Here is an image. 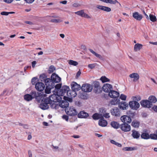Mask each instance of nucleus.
<instances>
[{
  "mask_svg": "<svg viewBox=\"0 0 157 157\" xmlns=\"http://www.w3.org/2000/svg\"><path fill=\"white\" fill-rule=\"evenodd\" d=\"M142 45L138 43L135 44L134 46V51L136 52L138 50H140L142 48Z\"/></svg>",
  "mask_w": 157,
  "mask_h": 157,
  "instance_id": "f704fd0d",
  "label": "nucleus"
},
{
  "mask_svg": "<svg viewBox=\"0 0 157 157\" xmlns=\"http://www.w3.org/2000/svg\"><path fill=\"white\" fill-rule=\"evenodd\" d=\"M132 132V136L133 137H140V134L138 131L133 130Z\"/></svg>",
  "mask_w": 157,
  "mask_h": 157,
  "instance_id": "c9c22d12",
  "label": "nucleus"
},
{
  "mask_svg": "<svg viewBox=\"0 0 157 157\" xmlns=\"http://www.w3.org/2000/svg\"><path fill=\"white\" fill-rule=\"evenodd\" d=\"M70 89L69 86H64L62 87L61 89L59 91V94L61 96H63L65 94H66L67 95V92Z\"/></svg>",
  "mask_w": 157,
  "mask_h": 157,
  "instance_id": "2eb2a0df",
  "label": "nucleus"
},
{
  "mask_svg": "<svg viewBox=\"0 0 157 157\" xmlns=\"http://www.w3.org/2000/svg\"><path fill=\"white\" fill-rule=\"evenodd\" d=\"M152 109L154 110V111L157 112V106L154 105L152 108Z\"/></svg>",
  "mask_w": 157,
  "mask_h": 157,
  "instance_id": "774afa93",
  "label": "nucleus"
},
{
  "mask_svg": "<svg viewBox=\"0 0 157 157\" xmlns=\"http://www.w3.org/2000/svg\"><path fill=\"white\" fill-rule=\"evenodd\" d=\"M148 100L151 103L152 106L153 105L152 103H155L157 101V100L156 97L155 96L153 95L150 96L149 97Z\"/></svg>",
  "mask_w": 157,
  "mask_h": 157,
  "instance_id": "c756f323",
  "label": "nucleus"
},
{
  "mask_svg": "<svg viewBox=\"0 0 157 157\" xmlns=\"http://www.w3.org/2000/svg\"><path fill=\"white\" fill-rule=\"evenodd\" d=\"M39 79L42 82H44L45 84H48L49 82L52 83V82H56V83L59 82L61 81V78L58 75L55 73L52 74L51 76V79L47 78V76L44 73L40 75Z\"/></svg>",
  "mask_w": 157,
  "mask_h": 157,
  "instance_id": "f257e3e1",
  "label": "nucleus"
},
{
  "mask_svg": "<svg viewBox=\"0 0 157 157\" xmlns=\"http://www.w3.org/2000/svg\"><path fill=\"white\" fill-rule=\"evenodd\" d=\"M123 149L125 151H129L135 150L136 148L135 147H124Z\"/></svg>",
  "mask_w": 157,
  "mask_h": 157,
  "instance_id": "ea45409f",
  "label": "nucleus"
},
{
  "mask_svg": "<svg viewBox=\"0 0 157 157\" xmlns=\"http://www.w3.org/2000/svg\"><path fill=\"white\" fill-rule=\"evenodd\" d=\"M47 100H48L49 102L53 101V102H59L62 99V98L59 95L53 94L49 96L48 98H46Z\"/></svg>",
  "mask_w": 157,
  "mask_h": 157,
  "instance_id": "7ed1b4c3",
  "label": "nucleus"
},
{
  "mask_svg": "<svg viewBox=\"0 0 157 157\" xmlns=\"http://www.w3.org/2000/svg\"><path fill=\"white\" fill-rule=\"evenodd\" d=\"M25 2L29 3H31L33 2L35 0H24Z\"/></svg>",
  "mask_w": 157,
  "mask_h": 157,
  "instance_id": "69168bd1",
  "label": "nucleus"
},
{
  "mask_svg": "<svg viewBox=\"0 0 157 157\" xmlns=\"http://www.w3.org/2000/svg\"><path fill=\"white\" fill-rule=\"evenodd\" d=\"M52 82L48 83V84H45L46 86V87L45 90V93L47 94H49L51 93V90L54 87V81ZM56 83V82H55Z\"/></svg>",
  "mask_w": 157,
  "mask_h": 157,
  "instance_id": "6e6552de",
  "label": "nucleus"
},
{
  "mask_svg": "<svg viewBox=\"0 0 157 157\" xmlns=\"http://www.w3.org/2000/svg\"><path fill=\"white\" fill-rule=\"evenodd\" d=\"M128 105L130 107L133 109L137 110L140 107L139 103L134 100L130 101Z\"/></svg>",
  "mask_w": 157,
  "mask_h": 157,
  "instance_id": "1a4fd4ad",
  "label": "nucleus"
},
{
  "mask_svg": "<svg viewBox=\"0 0 157 157\" xmlns=\"http://www.w3.org/2000/svg\"><path fill=\"white\" fill-rule=\"evenodd\" d=\"M37 79V78L36 77H34L32 78L31 80V83L33 85H34L36 82V80Z\"/></svg>",
  "mask_w": 157,
  "mask_h": 157,
  "instance_id": "5fc2aeb1",
  "label": "nucleus"
},
{
  "mask_svg": "<svg viewBox=\"0 0 157 157\" xmlns=\"http://www.w3.org/2000/svg\"><path fill=\"white\" fill-rule=\"evenodd\" d=\"M81 89L82 91L85 92H88L91 91L92 90V86L90 84L85 83L83 84Z\"/></svg>",
  "mask_w": 157,
  "mask_h": 157,
  "instance_id": "423d86ee",
  "label": "nucleus"
},
{
  "mask_svg": "<svg viewBox=\"0 0 157 157\" xmlns=\"http://www.w3.org/2000/svg\"><path fill=\"white\" fill-rule=\"evenodd\" d=\"M127 114L131 118H134L135 115V112H132L131 111H129L127 112Z\"/></svg>",
  "mask_w": 157,
  "mask_h": 157,
  "instance_id": "4c0bfd02",
  "label": "nucleus"
},
{
  "mask_svg": "<svg viewBox=\"0 0 157 157\" xmlns=\"http://www.w3.org/2000/svg\"><path fill=\"white\" fill-rule=\"evenodd\" d=\"M55 67L53 65L51 66L50 67L48 70L49 73H52L55 70Z\"/></svg>",
  "mask_w": 157,
  "mask_h": 157,
  "instance_id": "49530a36",
  "label": "nucleus"
},
{
  "mask_svg": "<svg viewBox=\"0 0 157 157\" xmlns=\"http://www.w3.org/2000/svg\"><path fill=\"white\" fill-rule=\"evenodd\" d=\"M24 99L28 101H31L33 99L32 95L30 94H27L25 95L24 97Z\"/></svg>",
  "mask_w": 157,
  "mask_h": 157,
  "instance_id": "473e14b6",
  "label": "nucleus"
},
{
  "mask_svg": "<svg viewBox=\"0 0 157 157\" xmlns=\"http://www.w3.org/2000/svg\"><path fill=\"white\" fill-rule=\"evenodd\" d=\"M69 64L74 66H76L78 64V63L75 61L70 60L68 62Z\"/></svg>",
  "mask_w": 157,
  "mask_h": 157,
  "instance_id": "c03bdc74",
  "label": "nucleus"
},
{
  "mask_svg": "<svg viewBox=\"0 0 157 157\" xmlns=\"http://www.w3.org/2000/svg\"><path fill=\"white\" fill-rule=\"evenodd\" d=\"M98 124L101 126L105 127L107 124V122L106 120L104 119L103 117V118H102L99 121Z\"/></svg>",
  "mask_w": 157,
  "mask_h": 157,
  "instance_id": "393cba45",
  "label": "nucleus"
},
{
  "mask_svg": "<svg viewBox=\"0 0 157 157\" xmlns=\"http://www.w3.org/2000/svg\"><path fill=\"white\" fill-rule=\"evenodd\" d=\"M95 66V65L94 64H90L88 65V67L91 69L94 68Z\"/></svg>",
  "mask_w": 157,
  "mask_h": 157,
  "instance_id": "bf43d9fd",
  "label": "nucleus"
},
{
  "mask_svg": "<svg viewBox=\"0 0 157 157\" xmlns=\"http://www.w3.org/2000/svg\"><path fill=\"white\" fill-rule=\"evenodd\" d=\"M30 94L32 95V97H33V99L34 98H36V97L39 94H38V92L36 93V92L35 91H32L31 92Z\"/></svg>",
  "mask_w": 157,
  "mask_h": 157,
  "instance_id": "a18cd8bd",
  "label": "nucleus"
},
{
  "mask_svg": "<svg viewBox=\"0 0 157 157\" xmlns=\"http://www.w3.org/2000/svg\"><path fill=\"white\" fill-rule=\"evenodd\" d=\"M127 96L124 94H121L120 96V98L123 100L125 101L126 100Z\"/></svg>",
  "mask_w": 157,
  "mask_h": 157,
  "instance_id": "864d4df0",
  "label": "nucleus"
},
{
  "mask_svg": "<svg viewBox=\"0 0 157 157\" xmlns=\"http://www.w3.org/2000/svg\"><path fill=\"white\" fill-rule=\"evenodd\" d=\"M81 74V72L80 71V70H79L78 71L76 74V75L75 76L76 78H78V77Z\"/></svg>",
  "mask_w": 157,
  "mask_h": 157,
  "instance_id": "e2e57ef3",
  "label": "nucleus"
},
{
  "mask_svg": "<svg viewBox=\"0 0 157 157\" xmlns=\"http://www.w3.org/2000/svg\"><path fill=\"white\" fill-rule=\"evenodd\" d=\"M144 132L141 135V137H157V130L155 131L156 134H151L150 135L146 130H144Z\"/></svg>",
  "mask_w": 157,
  "mask_h": 157,
  "instance_id": "0eeeda50",
  "label": "nucleus"
},
{
  "mask_svg": "<svg viewBox=\"0 0 157 157\" xmlns=\"http://www.w3.org/2000/svg\"><path fill=\"white\" fill-rule=\"evenodd\" d=\"M132 16L136 19L138 21H140L143 18L142 15L139 14L137 12H135L133 13Z\"/></svg>",
  "mask_w": 157,
  "mask_h": 157,
  "instance_id": "4be33fe9",
  "label": "nucleus"
},
{
  "mask_svg": "<svg viewBox=\"0 0 157 157\" xmlns=\"http://www.w3.org/2000/svg\"><path fill=\"white\" fill-rule=\"evenodd\" d=\"M112 114L116 117L120 116V113L119 109L117 107H115L110 110Z\"/></svg>",
  "mask_w": 157,
  "mask_h": 157,
  "instance_id": "a211bd4d",
  "label": "nucleus"
},
{
  "mask_svg": "<svg viewBox=\"0 0 157 157\" xmlns=\"http://www.w3.org/2000/svg\"><path fill=\"white\" fill-rule=\"evenodd\" d=\"M59 106L63 108H68L69 105V103L66 100L61 101L59 102Z\"/></svg>",
  "mask_w": 157,
  "mask_h": 157,
  "instance_id": "6ab92c4d",
  "label": "nucleus"
},
{
  "mask_svg": "<svg viewBox=\"0 0 157 157\" xmlns=\"http://www.w3.org/2000/svg\"><path fill=\"white\" fill-rule=\"evenodd\" d=\"M93 87V90L96 94H99L102 92V88L100 86L99 82L95 81L93 82L92 84Z\"/></svg>",
  "mask_w": 157,
  "mask_h": 157,
  "instance_id": "f03ea898",
  "label": "nucleus"
},
{
  "mask_svg": "<svg viewBox=\"0 0 157 157\" xmlns=\"http://www.w3.org/2000/svg\"><path fill=\"white\" fill-rule=\"evenodd\" d=\"M104 2H106V3H109L114 4H116V2H114V1L112 0H105L104 1Z\"/></svg>",
  "mask_w": 157,
  "mask_h": 157,
  "instance_id": "603ef678",
  "label": "nucleus"
},
{
  "mask_svg": "<svg viewBox=\"0 0 157 157\" xmlns=\"http://www.w3.org/2000/svg\"><path fill=\"white\" fill-rule=\"evenodd\" d=\"M103 117H104L105 118H108L110 117V116H109V113H105V114L102 115Z\"/></svg>",
  "mask_w": 157,
  "mask_h": 157,
  "instance_id": "13d9d810",
  "label": "nucleus"
},
{
  "mask_svg": "<svg viewBox=\"0 0 157 157\" xmlns=\"http://www.w3.org/2000/svg\"><path fill=\"white\" fill-rule=\"evenodd\" d=\"M89 50L91 53L97 57L99 58L100 59L102 60H103L104 59V58L103 57L101 56L100 55L96 53L93 50L91 49H89Z\"/></svg>",
  "mask_w": 157,
  "mask_h": 157,
  "instance_id": "cd10ccee",
  "label": "nucleus"
},
{
  "mask_svg": "<svg viewBox=\"0 0 157 157\" xmlns=\"http://www.w3.org/2000/svg\"><path fill=\"white\" fill-rule=\"evenodd\" d=\"M109 96L111 98H116L119 96V92L114 90H111L109 94Z\"/></svg>",
  "mask_w": 157,
  "mask_h": 157,
  "instance_id": "aec40b11",
  "label": "nucleus"
},
{
  "mask_svg": "<svg viewBox=\"0 0 157 157\" xmlns=\"http://www.w3.org/2000/svg\"><path fill=\"white\" fill-rule=\"evenodd\" d=\"M129 77L132 78H134L133 81L136 82L138 81L139 78V75L138 73H133L129 75Z\"/></svg>",
  "mask_w": 157,
  "mask_h": 157,
  "instance_id": "b1692460",
  "label": "nucleus"
},
{
  "mask_svg": "<svg viewBox=\"0 0 157 157\" xmlns=\"http://www.w3.org/2000/svg\"><path fill=\"white\" fill-rule=\"evenodd\" d=\"M80 98L82 99H87L88 98V95L87 94L84 93L80 94Z\"/></svg>",
  "mask_w": 157,
  "mask_h": 157,
  "instance_id": "37998d69",
  "label": "nucleus"
},
{
  "mask_svg": "<svg viewBox=\"0 0 157 157\" xmlns=\"http://www.w3.org/2000/svg\"><path fill=\"white\" fill-rule=\"evenodd\" d=\"M71 85L72 90L75 91H78L81 89L80 86L75 82H72Z\"/></svg>",
  "mask_w": 157,
  "mask_h": 157,
  "instance_id": "dca6fc26",
  "label": "nucleus"
},
{
  "mask_svg": "<svg viewBox=\"0 0 157 157\" xmlns=\"http://www.w3.org/2000/svg\"><path fill=\"white\" fill-rule=\"evenodd\" d=\"M92 117L94 120H98L99 119L103 118V116L102 114H99L98 113H95L92 115Z\"/></svg>",
  "mask_w": 157,
  "mask_h": 157,
  "instance_id": "bb28decb",
  "label": "nucleus"
},
{
  "mask_svg": "<svg viewBox=\"0 0 157 157\" xmlns=\"http://www.w3.org/2000/svg\"><path fill=\"white\" fill-rule=\"evenodd\" d=\"M36 61H34L32 62V66L34 68L35 67V65L36 64Z\"/></svg>",
  "mask_w": 157,
  "mask_h": 157,
  "instance_id": "338daca9",
  "label": "nucleus"
},
{
  "mask_svg": "<svg viewBox=\"0 0 157 157\" xmlns=\"http://www.w3.org/2000/svg\"><path fill=\"white\" fill-rule=\"evenodd\" d=\"M119 101L120 100L118 99H113L110 102V104L112 105H115L117 104H118Z\"/></svg>",
  "mask_w": 157,
  "mask_h": 157,
  "instance_id": "58836bf2",
  "label": "nucleus"
},
{
  "mask_svg": "<svg viewBox=\"0 0 157 157\" xmlns=\"http://www.w3.org/2000/svg\"><path fill=\"white\" fill-rule=\"evenodd\" d=\"M101 88L102 90H103L105 92L109 93L113 89V87L111 85L108 83H106L104 84Z\"/></svg>",
  "mask_w": 157,
  "mask_h": 157,
  "instance_id": "9d476101",
  "label": "nucleus"
},
{
  "mask_svg": "<svg viewBox=\"0 0 157 157\" xmlns=\"http://www.w3.org/2000/svg\"><path fill=\"white\" fill-rule=\"evenodd\" d=\"M110 125L112 127L115 129H117L120 127V125L117 122L115 121H112Z\"/></svg>",
  "mask_w": 157,
  "mask_h": 157,
  "instance_id": "c85d7f7f",
  "label": "nucleus"
},
{
  "mask_svg": "<svg viewBox=\"0 0 157 157\" xmlns=\"http://www.w3.org/2000/svg\"><path fill=\"white\" fill-rule=\"evenodd\" d=\"M140 124V122L134 120L132 121L131 123V125L135 128H138Z\"/></svg>",
  "mask_w": 157,
  "mask_h": 157,
  "instance_id": "7c9ffc66",
  "label": "nucleus"
},
{
  "mask_svg": "<svg viewBox=\"0 0 157 157\" xmlns=\"http://www.w3.org/2000/svg\"><path fill=\"white\" fill-rule=\"evenodd\" d=\"M83 17L85 18H90L91 17L88 14H86V13H84Z\"/></svg>",
  "mask_w": 157,
  "mask_h": 157,
  "instance_id": "052dcab7",
  "label": "nucleus"
},
{
  "mask_svg": "<svg viewBox=\"0 0 157 157\" xmlns=\"http://www.w3.org/2000/svg\"><path fill=\"white\" fill-rule=\"evenodd\" d=\"M149 18L150 20L153 22H155L157 21V19L155 16L152 14H150Z\"/></svg>",
  "mask_w": 157,
  "mask_h": 157,
  "instance_id": "a19ab883",
  "label": "nucleus"
},
{
  "mask_svg": "<svg viewBox=\"0 0 157 157\" xmlns=\"http://www.w3.org/2000/svg\"><path fill=\"white\" fill-rule=\"evenodd\" d=\"M89 116L88 113L84 111H81L78 114V116L79 118H86Z\"/></svg>",
  "mask_w": 157,
  "mask_h": 157,
  "instance_id": "412c9836",
  "label": "nucleus"
},
{
  "mask_svg": "<svg viewBox=\"0 0 157 157\" xmlns=\"http://www.w3.org/2000/svg\"><path fill=\"white\" fill-rule=\"evenodd\" d=\"M47 100V98H45L44 99V100L42 101L39 105V107L43 110L47 109L49 108V102Z\"/></svg>",
  "mask_w": 157,
  "mask_h": 157,
  "instance_id": "39448f33",
  "label": "nucleus"
},
{
  "mask_svg": "<svg viewBox=\"0 0 157 157\" xmlns=\"http://www.w3.org/2000/svg\"><path fill=\"white\" fill-rule=\"evenodd\" d=\"M1 14L2 15L7 16L9 15V13L8 12L3 11L1 12Z\"/></svg>",
  "mask_w": 157,
  "mask_h": 157,
  "instance_id": "680f3d73",
  "label": "nucleus"
},
{
  "mask_svg": "<svg viewBox=\"0 0 157 157\" xmlns=\"http://www.w3.org/2000/svg\"><path fill=\"white\" fill-rule=\"evenodd\" d=\"M121 129L125 132L129 131L131 130V126L128 124L123 123L120 125Z\"/></svg>",
  "mask_w": 157,
  "mask_h": 157,
  "instance_id": "f8f14e48",
  "label": "nucleus"
},
{
  "mask_svg": "<svg viewBox=\"0 0 157 157\" xmlns=\"http://www.w3.org/2000/svg\"><path fill=\"white\" fill-rule=\"evenodd\" d=\"M35 88L37 90L40 91H43L44 89L45 85L42 82H38L35 84Z\"/></svg>",
  "mask_w": 157,
  "mask_h": 157,
  "instance_id": "4468645a",
  "label": "nucleus"
},
{
  "mask_svg": "<svg viewBox=\"0 0 157 157\" xmlns=\"http://www.w3.org/2000/svg\"><path fill=\"white\" fill-rule=\"evenodd\" d=\"M45 98H44L42 96V94L40 95L39 94L35 98L37 101L38 102H41L42 101L44 100V99Z\"/></svg>",
  "mask_w": 157,
  "mask_h": 157,
  "instance_id": "2f4dec72",
  "label": "nucleus"
},
{
  "mask_svg": "<svg viewBox=\"0 0 157 157\" xmlns=\"http://www.w3.org/2000/svg\"><path fill=\"white\" fill-rule=\"evenodd\" d=\"M100 79L102 81V83L109 82L110 81L109 79L106 78L105 76L101 77Z\"/></svg>",
  "mask_w": 157,
  "mask_h": 157,
  "instance_id": "e433bc0d",
  "label": "nucleus"
},
{
  "mask_svg": "<svg viewBox=\"0 0 157 157\" xmlns=\"http://www.w3.org/2000/svg\"><path fill=\"white\" fill-rule=\"evenodd\" d=\"M66 113L70 116H75L78 114V112L75 108L73 106L67 108L65 109Z\"/></svg>",
  "mask_w": 157,
  "mask_h": 157,
  "instance_id": "20e7f679",
  "label": "nucleus"
},
{
  "mask_svg": "<svg viewBox=\"0 0 157 157\" xmlns=\"http://www.w3.org/2000/svg\"><path fill=\"white\" fill-rule=\"evenodd\" d=\"M141 105L143 107L150 108L152 106L151 103L147 100H143L140 102Z\"/></svg>",
  "mask_w": 157,
  "mask_h": 157,
  "instance_id": "9b49d317",
  "label": "nucleus"
},
{
  "mask_svg": "<svg viewBox=\"0 0 157 157\" xmlns=\"http://www.w3.org/2000/svg\"><path fill=\"white\" fill-rule=\"evenodd\" d=\"M62 118L63 119L67 121H68L69 119L68 116L65 115H63L62 116Z\"/></svg>",
  "mask_w": 157,
  "mask_h": 157,
  "instance_id": "6e6d98bb",
  "label": "nucleus"
},
{
  "mask_svg": "<svg viewBox=\"0 0 157 157\" xmlns=\"http://www.w3.org/2000/svg\"><path fill=\"white\" fill-rule=\"evenodd\" d=\"M58 102H53L51 101L49 102V104L50 105L52 109H57L58 106Z\"/></svg>",
  "mask_w": 157,
  "mask_h": 157,
  "instance_id": "72a5a7b5",
  "label": "nucleus"
},
{
  "mask_svg": "<svg viewBox=\"0 0 157 157\" xmlns=\"http://www.w3.org/2000/svg\"><path fill=\"white\" fill-rule=\"evenodd\" d=\"M77 95L76 91L72 90H69L68 92H67V96L68 97H70L71 98H74Z\"/></svg>",
  "mask_w": 157,
  "mask_h": 157,
  "instance_id": "5701e85b",
  "label": "nucleus"
},
{
  "mask_svg": "<svg viewBox=\"0 0 157 157\" xmlns=\"http://www.w3.org/2000/svg\"><path fill=\"white\" fill-rule=\"evenodd\" d=\"M97 8L99 9L106 12H109L111 11V9L110 8L105 6L98 5L97 6Z\"/></svg>",
  "mask_w": 157,
  "mask_h": 157,
  "instance_id": "a878e982",
  "label": "nucleus"
},
{
  "mask_svg": "<svg viewBox=\"0 0 157 157\" xmlns=\"http://www.w3.org/2000/svg\"><path fill=\"white\" fill-rule=\"evenodd\" d=\"M73 6L75 7H77L80 6V5L78 3H75L73 4Z\"/></svg>",
  "mask_w": 157,
  "mask_h": 157,
  "instance_id": "0e129e2a",
  "label": "nucleus"
},
{
  "mask_svg": "<svg viewBox=\"0 0 157 157\" xmlns=\"http://www.w3.org/2000/svg\"><path fill=\"white\" fill-rule=\"evenodd\" d=\"M61 21L60 20L56 19H52L50 20V22L53 23H59Z\"/></svg>",
  "mask_w": 157,
  "mask_h": 157,
  "instance_id": "8fccbe9b",
  "label": "nucleus"
},
{
  "mask_svg": "<svg viewBox=\"0 0 157 157\" xmlns=\"http://www.w3.org/2000/svg\"><path fill=\"white\" fill-rule=\"evenodd\" d=\"M100 113H101L103 115L104 114H105L106 112V110L105 108H102L100 109Z\"/></svg>",
  "mask_w": 157,
  "mask_h": 157,
  "instance_id": "3c124183",
  "label": "nucleus"
},
{
  "mask_svg": "<svg viewBox=\"0 0 157 157\" xmlns=\"http://www.w3.org/2000/svg\"><path fill=\"white\" fill-rule=\"evenodd\" d=\"M128 104L125 101H122L118 103V106L121 109L125 110L128 108Z\"/></svg>",
  "mask_w": 157,
  "mask_h": 157,
  "instance_id": "f3484780",
  "label": "nucleus"
},
{
  "mask_svg": "<svg viewBox=\"0 0 157 157\" xmlns=\"http://www.w3.org/2000/svg\"><path fill=\"white\" fill-rule=\"evenodd\" d=\"M56 83L54 82V87L57 90H59L61 87L62 86V84L61 83H59L55 85V83Z\"/></svg>",
  "mask_w": 157,
  "mask_h": 157,
  "instance_id": "09e8293b",
  "label": "nucleus"
},
{
  "mask_svg": "<svg viewBox=\"0 0 157 157\" xmlns=\"http://www.w3.org/2000/svg\"><path fill=\"white\" fill-rule=\"evenodd\" d=\"M133 100L136 101H139L141 99V97L140 96H136L135 97H133Z\"/></svg>",
  "mask_w": 157,
  "mask_h": 157,
  "instance_id": "de8ad7c7",
  "label": "nucleus"
},
{
  "mask_svg": "<svg viewBox=\"0 0 157 157\" xmlns=\"http://www.w3.org/2000/svg\"><path fill=\"white\" fill-rule=\"evenodd\" d=\"M121 119L123 123L126 124H129L132 121L131 118L128 115H123L121 117Z\"/></svg>",
  "mask_w": 157,
  "mask_h": 157,
  "instance_id": "ddd939ff",
  "label": "nucleus"
},
{
  "mask_svg": "<svg viewBox=\"0 0 157 157\" xmlns=\"http://www.w3.org/2000/svg\"><path fill=\"white\" fill-rule=\"evenodd\" d=\"M84 13V10H81L75 12V14L80 16L82 17H83Z\"/></svg>",
  "mask_w": 157,
  "mask_h": 157,
  "instance_id": "79ce46f5",
  "label": "nucleus"
},
{
  "mask_svg": "<svg viewBox=\"0 0 157 157\" xmlns=\"http://www.w3.org/2000/svg\"><path fill=\"white\" fill-rule=\"evenodd\" d=\"M64 99L65 100H67L68 101L71 102L72 101V98H69L67 97H66L65 96H64Z\"/></svg>",
  "mask_w": 157,
  "mask_h": 157,
  "instance_id": "4d7b16f0",
  "label": "nucleus"
}]
</instances>
